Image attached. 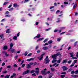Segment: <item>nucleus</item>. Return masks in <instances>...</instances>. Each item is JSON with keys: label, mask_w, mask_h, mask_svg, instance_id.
Returning a JSON list of instances; mask_svg holds the SVG:
<instances>
[{"label": "nucleus", "mask_w": 78, "mask_h": 78, "mask_svg": "<svg viewBox=\"0 0 78 78\" xmlns=\"http://www.w3.org/2000/svg\"><path fill=\"white\" fill-rule=\"evenodd\" d=\"M8 2H5L4 3L3 5H6V4H8Z\"/></svg>", "instance_id": "a19ab883"}, {"label": "nucleus", "mask_w": 78, "mask_h": 78, "mask_svg": "<svg viewBox=\"0 0 78 78\" xmlns=\"http://www.w3.org/2000/svg\"><path fill=\"white\" fill-rule=\"evenodd\" d=\"M56 64H57V63H55V64H53L52 65V66L53 67L54 66H56Z\"/></svg>", "instance_id": "49530a36"}, {"label": "nucleus", "mask_w": 78, "mask_h": 78, "mask_svg": "<svg viewBox=\"0 0 78 78\" xmlns=\"http://www.w3.org/2000/svg\"><path fill=\"white\" fill-rule=\"evenodd\" d=\"M13 6L15 8H16L17 7V4H14L13 5Z\"/></svg>", "instance_id": "473e14b6"}, {"label": "nucleus", "mask_w": 78, "mask_h": 78, "mask_svg": "<svg viewBox=\"0 0 78 78\" xmlns=\"http://www.w3.org/2000/svg\"><path fill=\"white\" fill-rule=\"evenodd\" d=\"M2 73L6 74L7 73V71H4L2 72Z\"/></svg>", "instance_id": "c85d7f7f"}, {"label": "nucleus", "mask_w": 78, "mask_h": 78, "mask_svg": "<svg viewBox=\"0 0 78 78\" xmlns=\"http://www.w3.org/2000/svg\"><path fill=\"white\" fill-rule=\"evenodd\" d=\"M3 53H4L5 56L7 57L9 56V54H8L6 52H2Z\"/></svg>", "instance_id": "2eb2a0df"}, {"label": "nucleus", "mask_w": 78, "mask_h": 78, "mask_svg": "<svg viewBox=\"0 0 78 78\" xmlns=\"http://www.w3.org/2000/svg\"><path fill=\"white\" fill-rule=\"evenodd\" d=\"M71 62H72V60H69L68 61V64H70Z\"/></svg>", "instance_id": "2f4dec72"}, {"label": "nucleus", "mask_w": 78, "mask_h": 78, "mask_svg": "<svg viewBox=\"0 0 78 78\" xmlns=\"http://www.w3.org/2000/svg\"><path fill=\"white\" fill-rule=\"evenodd\" d=\"M60 12V11H59V10H57L56 12V14H57V13H58V12Z\"/></svg>", "instance_id": "e2e57ef3"}, {"label": "nucleus", "mask_w": 78, "mask_h": 78, "mask_svg": "<svg viewBox=\"0 0 78 78\" xmlns=\"http://www.w3.org/2000/svg\"><path fill=\"white\" fill-rule=\"evenodd\" d=\"M5 66V63L3 62L2 64V66Z\"/></svg>", "instance_id": "de8ad7c7"}, {"label": "nucleus", "mask_w": 78, "mask_h": 78, "mask_svg": "<svg viewBox=\"0 0 78 78\" xmlns=\"http://www.w3.org/2000/svg\"><path fill=\"white\" fill-rule=\"evenodd\" d=\"M34 58H29L27 60V61L30 62L31 61H32V60H34Z\"/></svg>", "instance_id": "f8f14e48"}, {"label": "nucleus", "mask_w": 78, "mask_h": 78, "mask_svg": "<svg viewBox=\"0 0 78 78\" xmlns=\"http://www.w3.org/2000/svg\"><path fill=\"white\" fill-rule=\"evenodd\" d=\"M31 55H32V54L30 53L27 55V56H31Z\"/></svg>", "instance_id": "a18cd8bd"}, {"label": "nucleus", "mask_w": 78, "mask_h": 78, "mask_svg": "<svg viewBox=\"0 0 78 78\" xmlns=\"http://www.w3.org/2000/svg\"><path fill=\"white\" fill-rule=\"evenodd\" d=\"M47 41H48V39H45V40H44V41L43 42H44L45 43V42H47Z\"/></svg>", "instance_id": "c03bdc74"}, {"label": "nucleus", "mask_w": 78, "mask_h": 78, "mask_svg": "<svg viewBox=\"0 0 78 78\" xmlns=\"http://www.w3.org/2000/svg\"><path fill=\"white\" fill-rule=\"evenodd\" d=\"M74 71H72L71 72V74H73V73H74Z\"/></svg>", "instance_id": "5fc2aeb1"}, {"label": "nucleus", "mask_w": 78, "mask_h": 78, "mask_svg": "<svg viewBox=\"0 0 78 78\" xmlns=\"http://www.w3.org/2000/svg\"><path fill=\"white\" fill-rule=\"evenodd\" d=\"M35 70H38L35 71V72L36 73L37 75H38V73H39V68H37L35 69Z\"/></svg>", "instance_id": "0eeeda50"}, {"label": "nucleus", "mask_w": 78, "mask_h": 78, "mask_svg": "<svg viewBox=\"0 0 78 78\" xmlns=\"http://www.w3.org/2000/svg\"><path fill=\"white\" fill-rule=\"evenodd\" d=\"M0 37H1V39H3L1 40V41H3V40H5L4 38H3V34L0 35Z\"/></svg>", "instance_id": "6e6552de"}, {"label": "nucleus", "mask_w": 78, "mask_h": 78, "mask_svg": "<svg viewBox=\"0 0 78 78\" xmlns=\"http://www.w3.org/2000/svg\"><path fill=\"white\" fill-rule=\"evenodd\" d=\"M72 59H77V58L76 57H73L72 58Z\"/></svg>", "instance_id": "338daca9"}, {"label": "nucleus", "mask_w": 78, "mask_h": 78, "mask_svg": "<svg viewBox=\"0 0 78 78\" xmlns=\"http://www.w3.org/2000/svg\"><path fill=\"white\" fill-rule=\"evenodd\" d=\"M16 74L15 73H13L12 75L11 76L10 78H14V77H15L16 76Z\"/></svg>", "instance_id": "9b49d317"}, {"label": "nucleus", "mask_w": 78, "mask_h": 78, "mask_svg": "<svg viewBox=\"0 0 78 78\" xmlns=\"http://www.w3.org/2000/svg\"><path fill=\"white\" fill-rule=\"evenodd\" d=\"M53 58V60H52V63H55V62H57V61L55 59H55V58Z\"/></svg>", "instance_id": "9d476101"}, {"label": "nucleus", "mask_w": 78, "mask_h": 78, "mask_svg": "<svg viewBox=\"0 0 78 78\" xmlns=\"http://www.w3.org/2000/svg\"><path fill=\"white\" fill-rule=\"evenodd\" d=\"M25 64H23L22 65V67H23H23H25Z\"/></svg>", "instance_id": "79ce46f5"}, {"label": "nucleus", "mask_w": 78, "mask_h": 78, "mask_svg": "<svg viewBox=\"0 0 78 78\" xmlns=\"http://www.w3.org/2000/svg\"><path fill=\"white\" fill-rule=\"evenodd\" d=\"M33 62H31L29 64V65H30V66H32V65H33Z\"/></svg>", "instance_id": "4c0bfd02"}, {"label": "nucleus", "mask_w": 78, "mask_h": 78, "mask_svg": "<svg viewBox=\"0 0 78 78\" xmlns=\"http://www.w3.org/2000/svg\"><path fill=\"white\" fill-rule=\"evenodd\" d=\"M28 55V52H26L25 53L24 55L25 56H26L27 55Z\"/></svg>", "instance_id": "e433bc0d"}, {"label": "nucleus", "mask_w": 78, "mask_h": 78, "mask_svg": "<svg viewBox=\"0 0 78 78\" xmlns=\"http://www.w3.org/2000/svg\"><path fill=\"white\" fill-rule=\"evenodd\" d=\"M61 62V60H59L57 61V63L58 64H59Z\"/></svg>", "instance_id": "c9c22d12"}, {"label": "nucleus", "mask_w": 78, "mask_h": 78, "mask_svg": "<svg viewBox=\"0 0 78 78\" xmlns=\"http://www.w3.org/2000/svg\"><path fill=\"white\" fill-rule=\"evenodd\" d=\"M67 61V60H64L62 62V64H66Z\"/></svg>", "instance_id": "4be33fe9"}, {"label": "nucleus", "mask_w": 78, "mask_h": 78, "mask_svg": "<svg viewBox=\"0 0 78 78\" xmlns=\"http://www.w3.org/2000/svg\"><path fill=\"white\" fill-rule=\"evenodd\" d=\"M51 70L52 72H54V71H55V69L54 68H51Z\"/></svg>", "instance_id": "b1692460"}, {"label": "nucleus", "mask_w": 78, "mask_h": 78, "mask_svg": "<svg viewBox=\"0 0 78 78\" xmlns=\"http://www.w3.org/2000/svg\"><path fill=\"white\" fill-rule=\"evenodd\" d=\"M39 24V22H37L35 23L36 25H37Z\"/></svg>", "instance_id": "3c124183"}, {"label": "nucleus", "mask_w": 78, "mask_h": 78, "mask_svg": "<svg viewBox=\"0 0 78 78\" xmlns=\"http://www.w3.org/2000/svg\"><path fill=\"white\" fill-rule=\"evenodd\" d=\"M31 66H30L29 64H28L27 66V69H30V68Z\"/></svg>", "instance_id": "aec40b11"}, {"label": "nucleus", "mask_w": 78, "mask_h": 78, "mask_svg": "<svg viewBox=\"0 0 78 78\" xmlns=\"http://www.w3.org/2000/svg\"><path fill=\"white\" fill-rule=\"evenodd\" d=\"M41 73L43 75H47V74H49L50 73V71H48L47 72H45L44 71H41Z\"/></svg>", "instance_id": "20e7f679"}, {"label": "nucleus", "mask_w": 78, "mask_h": 78, "mask_svg": "<svg viewBox=\"0 0 78 78\" xmlns=\"http://www.w3.org/2000/svg\"><path fill=\"white\" fill-rule=\"evenodd\" d=\"M30 70H27L23 73V75H26L29 73H30Z\"/></svg>", "instance_id": "423d86ee"}, {"label": "nucleus", "mask_w": 78, "mask_h": 78, "mask_svg": "<svg viewBox=\"0 0 78 78\" xmlns=\"http://www.w3.org/2000/svg\"><path fill=\"white\" fill-rule=\"evenodd\" d=\"M9 14V12L8 11H6L5 12V14Z\"/></svg>", "instance_id": "bf43d9fd"}, {"label": "nucleus", "mask_w": 78, "mask_h": 78, "mask_svg": "<svg viewBox=\"0 0 78 78\" xmlns=\"http://www.w3.org/2000/svg\"><path fill=\"white\" fill-rule=\"evenodd\" d=\"M45 53L43 54H42L41 56H39L37 57V58L39 59V61H41L42 59H43V58H44V55H45Z\"/></svg>", "instance_id": "7ed1b4c3"}, {"label": "nucleus", "mask_w": 78, "mask_h": 78, "mask_svg": "<svg viewBox=\"0 0 78 78\" xmlns=\"http://www.w3.org/2000/svg\"><path fill=\"white\" fill-rule=\"evenodd\" d=\"M50 62V60L48 59V56H47L46 58L45 59L44 63L48 64Z\"/></svg>", "instance_id": "f03ea898"}, {"label": "nucleus", "mask_w": 78, "mask_h": 78, "mask_svg": "<svg viewBox=\"0 0 78 78\" xmlns=\"http://www.w3.org/2000/svg\"><path fill=\"white\" fill-rule=\"evenodd\" d=\"M14 41H16L17 39V37L16 36H14L13 37Z\"/></svg>", "instance_id": "4468645a"}, {"label": "nucleus", "mask_w": 78, "mask_h": 78, "mask_svg": "<svg viewBox=\"0 0 78 78\" xmlns=\"http://www.w3.org/2000/svg\"><path fill=\"white\" fill-rule=\"evenodd\" d=\"M7 68H8L9 69V68H11V67L10 66H8L7 67Z\"/></svg>", "instance_id": "603ef678"}, {"label": "nucleus", "mask_w": 78, "mask_h": 78, "mask_svg": "<svg viewBox=\"0 0 78 78\" xmlns=\"http://www.w3.org/2000/svg\"><path fill=\"white\" fill-rule=\"evenodd\" d=\"M61 38H59L58 39V42H59L60 41H61Z\"/></svg>", "instance_id": "ea45409f"}, {"label": "nucleus", "mask_w": 78, "mask_h": 78, "mask_svg": "<svg viewBox=\"0 0 78 78\" xmlns=\"http://www.w3.org/2000/svg\"><path fill=\"white\" fill-rule=\"evenodd\" d=\"M58 56H61V54H60V53L59 52H58V53L56 54H54L53 55H52L51 57L52 58H55V59H56V57Z\"/></svg>", "instance_id": "f257e3e1"}, {"label": "nucleus", "mask_w": 78, "mask_h": 78, "mask_svg": "<svg viewBox=\"0 0 78 78\" xmlns=\"http://www.w3.org/2000/svg\"><path fill=\"white\" fill-rule=\"evenodd\" d=\"M13 8H11L10 9H9V11H12V10H13Z\"/></svg>", "instance_id": "58836bf2"}, {"label": "nucleus", "mask_w": 78, "mask_h": 78, "mask_svg": "<svg viewBox=\"0 0 78 78\" xmlns=\"http://www.w3.org/2000/svg\"><path fill=\"white\" fill-rule=\"evenodd\" d=\"M10 16H11V15H5V17H10Z\"/></svg>", "instance_id": "864d4df0"}, {"label": "nucleus", "mask_w": 78, "mask_h": 78, "mask_svg": "<svg viewBox=\"0 0 78 78\" xmlns=\"http://www.w3.org/2000/svg\"><path fill=\"white\" fill-rule=\"evenodd\" d=\"M15 50L12 48H10L9 50V51H11V52L12 53L15 52Z\"/></svg>", "instance_id": "39448f33"}, {"label": "nucleus", "mask_w": 78, "mask_h": 78, "mask_svg": "<svg viewBox=\"0 0 78 78\" xmlns=\"http://www.w3.org/2000/svg\"><path fill=\"white\" fill-rule=\"evenodd\" d=\"M13 67H18V66L17 65H16V64H15L13 65Z\"/></svg>", "instance_id": "7c9ffc66"}, {"label": "nucleus", "mask_w": 78, "mask_h": 78, "mask_svg": "<svg viewBox=\"0 0 78 78\" xmlns=\"http://www.w3.org/2000/svg\"><path fill=\"white\" fill-rule=\"evenodd\" d=\"M42 39H44V38H39V39L37 40V42H38V41H42Z\"/></svg>", "instance_id": "a878e982"}, {"label": "nucleus", "mask_w": 78, "mask_h": 78, "mask_svg": "<svg viewBox=\"0 0 78 78\" xmlns=\"http://www.w3.org/2000/svg\"><path fill=\"white\" fill-rule=\"evenodd\" d=\"M76 6H77L76 4H75L73 6V9H75V8L76 7Z\"/></svg>", "instance_id": "bb28decb"}, {"label": "nucleus", "mask_w": 78, "mask_h": 78, "mask_svg": "<svg viewBox=\"0 0 78 78\" xmlns=\"http://www.w3.org/2000/svg\"><path fill=\"white\" fill-rule=\"evenodd\" d=\"M52 42H53V41H52V40H50V41H48V44H51Z\"/></svg>", "instance_id": "393cba45"}, {"label": "nucleus", "mask_w": 78, "mask_h": 78, "mask_svg": "<svg viewBox=\"0 0 78 78\" xmlns=\"http://www.w3.org/2000/svg\"><path fill=\"white\" fill-rule=\"evenodd\" d=\"M59 64H57L56 66H55V67H58V66H59Z\"/></svg>", "instance_id": "69168bd1"}, {"label": "nucleus", "mask_w": 78, "mask_h": 78, "mask_svg": "<svg viewBox=\"0 0 78 78\" xmlns=\"http://www.w3.org/2000/svg\"><path fill=\"white\" fill-rule=\"evenodd\" d=\"M48 49V48L46 46L44 47L43 48V50H46Z\"/></svg>", "instance_id": "ddd939ff"}, {"label": "nucleus", "mask_w": 78, "mask_h": 78, "mask_svg": "<svg viewBox=\"0 0 78 78\" xmlns=\"http://www.w3.org/2000/svg\"><path fill=\"white\" fill-rule=\"evenodd\" d=\"M74 73H75L76 74H78V70H77L75 71V72H74Z\"/></svg>", "instance_id": "72a5a7b5"}, {"label": "nucleus", "mask_w": 78, "mask_h": 78, "mask_svg": "<svg viewBox=\"0 0 78 78\" xmlns=\"http://www.w3.org/2000/svg\"><path fill=\"white\" fill-rule=\"evenodd\" d=\"M34 70H33L30 72V73H34Z\"/></svg>", "instance_id": "09e8293b"}, {"label": "nucleus", "mask_w": 78, "mask_h": 78, "mask_svg": "<svg viewBox=\"0 0 78 78\" xmlns=\"http://www.w3.org/2000/svg\"><path fill=\"white\" fill-rule=\"evenodd\" d=\"M32 76H36V73H33V74H32Z\"/></svg>", "instance_id": "680f3d73"}, {"label": "nucleus", "mask_w": 78, "mask_h": 78, "mask_svg": "<svg viewBox=\"0 0 78 78\" xmlns=\"http://www.w3.org/2000/svg\"><path fill=\"white\" fill-rule=\"evenodd\" d=\"M75 65V63H73L72 65L70 66V67H73Z\"/></svg>", "instance_id": "5701e85b"}, {"label": "nucleus", "mask_w": 78, "mask_h": 78, "mask_svg": "<svg viewBox=\"0 0 78 78\" xmlns=\"http://www.w3.org/2000/svg\"><path fill=\"white\" fill-rule=\"evenodd\" d=\"M39 48V46H37L36 48H35V50H37V49Z\"/></svg>", "instance_id": "37998d69"}, {"label": "nucleus", "mask_w": 78, "mask_h": 78, "mask_svg": "<svg viewBox=\"0 0 78 78\" xmlns=\"http://www.w3.org/2000/svg\"><path fill=\"white\" fill-rule=\"evenodd\" d=\"M13 44H12V43H11L10 44V48H12V47H13Z\"/></svg>", "instance_id": "412c9836"}, {"label": "nucleus", "mask_w": 78, "mask_h": 78, "mask_svg": "<svg viewBox=\"0 0 78 78\" xmlns=\"http://www.w3.org/2000/svg\"><path fill=\"white\" fill-rule=\"evenodd\" d=\"M30 0H25L24 3H27L28 2H29Z\"/></svg>", "instance_id": "f704fd0d"}, {"label": "nucleus", "mask_w": 78, "mask_h": 78, "mask_svg": "<svg viewBox=\"0 0 78 78\" xmlns=\"http://www.w3.org/2000/svg\"><path fill=\"white\" fill-rule=\"evenodd\" d=\"M69 55H71V57L73 58V52L69 53Z\"/></svg>", "instance_id": "6ab92c4d"}, {"label": "nucleus", "mask_w": 78, "mask_h": 78, "mask_svg": "<svg viewBox=\"0 0 78 78\" xmlns=\"http://www.w3.org/2000/svg\"><path fill=\"white\" fill-rule=\"evenodd\" d=\"M51 28H49L48 29H46L45 31H48V30H51Z\"/></svg>", "instance_id": "052dcab7"}, {"label": "nucleus", "mask_w": 78, "mask_h": 78, "mask_svg": "<svg viewBox=\"0 0 78 78\" xmlns=\"http://www.w3.org/2000/svg\"><path fill=\"white\" fill-rule=\"evenodd\" d=\"M62 68L64 70H67V68L65 66L62 67Z\"/></svg>", "instance_id": "1a4fd4ad"}, {"label": "nucleus", "mask_w": 78, "mask_h": 78, "mask_svg": "<svg viewBox=\"0 0 78 78\" xmlns=\"http://www.w3.org/2000/svg\"><path fill=\"white\" fill-rule=\"evenodd\" d=\"M10 76V75H6L5 76V78H9Z\"/></svg>", "instance_id": "cd10ccee"}, {"label": "nucleus", "mask_w": 78, "mask_h": 78, "mask_svg": "<svg viewBox=\"0 0 78 78\" xmlns=\"http://www.w3.org/2000/svg\"><path fill=\"white\" fill-rule=\"evenodd\" d=\"M64 4H65V5H66V4L67 5V4H68V2H64Z\"/></svg>", "instance_id": "774afa93"}, {"label": "nucleus", "mask_w": 78, "mask_h": 78, "mask_svg": "<svg viewBox=\"0 0 78 78\" xmlns=\"http://www.w3.org/2000/svg\"><path fill=\"white\" fill-rule=\"evenodd\" d=\"M72 76H73V77H74V78H75V77H76V75H73Z\"/></svg>", "instance_id": "13d9d810"}, {"label": "nucleus", "mask_w": 78, "mask_h": 78, "mask_svg": "<svg viewBox=\"0 0 78 78\" xmlns=\"http://www.w3.org/2000/svg\"><path fill=\"white\" fill-rule=\"evenodd\" d=\"M54 6H57V3H55L54 4Z\"/></svg>", "instance_id": "0e129e2a"}, {"label": "nucleus", "mask_w": 78, "mask_h": 78, "mask_svg": "<svg viewBox=\"0 0 78 78\" xmlns=\"http://www.w3.org/2000/svg\"><path fill=\"white\" fill-rule=\"evenodd\" d=\"M38 78H42V76H40L38 77Z\"/></svg>", "instance_id": "4d7b16f0"}, {"label": "nucleus", "mask_w": 78, "mask_h": 78, "mask_svg": "<svg viewBox=\"0 0 78 78\" xmlns=\"http://www.w3.org/2000/svg\"><path fill=\"white\" fill-rule=\"evenodd\" d=\"M61 77L62 78H64V77H65V75H62L61 76Z\"/></svg>", "instance_id": "8fccbe9b"}, {"label": "nucleus", "mask_w": 78, "mask_h": 78, "mask_svg": "<svg viewBox=\"0 0 78 78\" xmlns=\"http://www.w3.org/2000/svg\"><path fill=\"white\" fill-rule=\"evenodd\" d=\"M61 74H62V75H66V73L65 72H64L62 73Z\"/></svg>", "instance_id": "c756f323"}, {"label": "nucleus", "mask_w": 78, "mask_h": 78, "mask_svg": "<svg viewBox=\"0 0 78 78\" xmlns=\"http://www.w3.org/2000/svg\"><path fill=\"white\" fill-rule=\"evenodd\" d=\"M8 48V47L7 46H4V47L3 48V50H7Z\"/></svg>", "instance_id": "dca6fc26"}, {"label": "nucleus", "mask_w": 78, "mask_h": 78, "mask_svg": "<svg viewBox=\"0 0 78 78\" xmlns=\"http://www.w3.org/2000/svg\"><path fill=\"white\" fill-rule=\"evenodd\" d=\"M10 29H7V30L6 31V33H10Z\"/></svg>", "instance_id": "a211bd4d"}, {"label": "nucleus", "mask_w": 78, "mask_h": 78, "mask_svg": "<svg viewBox=\"0 0 78 78\" xmlns=\"http://www.w3.org/2000/svg\"><path fill=\"white\" fill-rule=\"evenodd\" d=\"M41 37V34H38L37 36L35 37H34V39H35L37 37V38H39V37Z\"/></svg>", "instance_id": "f3484780"}, {"label": "nucleus", "mask_w": 78, "mask_h": 78, "mask_svg": "<svg viewBox=\"0 0 78 78\" xmlns=\"http://www.w3.org/2000/svg\"><path fill=\"white\" fill-rule=\"evenodd\" d=\"M37 53H40V52H41V51L38 50L37 51Z\"/></svg>", "instance_id": "6e6d98bb"}]
</instances>
